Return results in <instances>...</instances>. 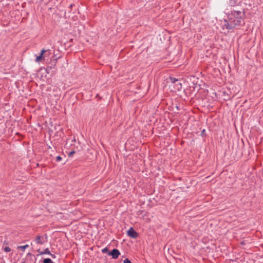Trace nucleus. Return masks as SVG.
<instances>
[{
	"instance_id": "f257e3e1",
	"label": "nucleus",
	"mask_w": 263,
	"mask_h": 263,
	"mask_svg": "<svg viewBox=\"0 0 263 263\" xmlns=\"http://www.w3.org/2000/svg\"><path fill=\"white\" fill-rule=\"evenodd\" d=\"M228 20L223 21L222 26L223 29L226 28L228 31L238 27L244 25L245 12L244 10H232L227 15Z\"/></svg>"
},
{
	"instance_id": "f03ea898",
	"label": "nucleus",
	"mask_w": 263,
	"mask_h": 263,
	"mask_svg": "<svg viewBox=\"0 0 263 263\" xmlns=\"http://www.w3.org/2000/svg\"><path fill=\"white\" fill-rule=\"evenodd\" d=\"M47 235L45 234L43 236L38 235L36 236L35 241L39 245H43L47 241Z\"/></svg>"
},
{
	"instance_id": "7ed1b4c3",
	"label": "nucleus",
	"mask_w": 263,
	"mask_h": 263,
	"mask_svg": "<svg viewBox=\"0 0 263 263\" xmlns=\"http://www.w3.org/2000/svg\"><path fill=\"white\" fill-rule=\"evenodd\" d=\"M108 255L111 256L114 259H117L120 255V252L118 249H114L111 251L108 252Z\"/></svg>"
},
{
	"instance_id": "20e7f679",
	"label": "nucleus",
	"mask_w": 263,
	"mask_h": 263,
	"mask_svg": "<svg viewBox=\"0 0 263 263\" xmlns=\"http://www.w3.org/2000/svg\"><path fill=\"white\" fill-rule=\"evenodd\" d=\"M127 235L132 238H136L138 236V233L132 228L127 231Z\"/></svg>"
},
{
	"instance_id": "39448f33",
	"label": "nucleus",
	"mask_w": 263,
	"mask_h": 263,
	"mask_svg": "<svg viewBox=\"0 0 263 263\" xmlns=\"http://www.w3.org/2000/svg\"><path fill=\"white\" fill-rule=\"evenodd\" d=\"M57 62V59H53L51 61L50 63L47 66L46 69V72L48 73H49L50 72V70L51 69L54 68L55 67Z\"/></svg>"
},
{
	"instance_id": "423d86ee",
	"label": "nucleus",
	"mask_w": 263,
	"mask_h": 263,
	"mask_svg": "<svg viewBox=\"0 0 263 263\" xmlns=\"http://www.w3.org/2000/svg\"><path fill=\"white\" fill-rule=\"evenodd\" d=\"M182 88V84L178 80L177 82H176L174 84V89L175 91H179Z\"/></svg>"
},
{
	"instance_id": "0eeeda50",
	"label": "nucleus",
	"mask_w": 263,
	"mask_h": 263,
	"mask_svg": "<svg viewBox=\"0 0 263 263\" xmlns=\"http://www.w3.org/2000/svg\"><path fill=\"white\" fill-rule=\"evenodd\" d=\"M241 1H238V0H230V5L231 6H235L237 5L238 3H240Z\"/></svg>"
},
{
	"instance_id": "6e6552de",
	"label": "nucleus",
	"mask_w": 263,
	"mask_h": 263,
	"mask_svg": "<svg viewBox=\"0 0 263 263\" xmlns=\"http://www.w3.org/2000/svg\"><path fill=\"white\" fill-rule=\"evenodd\" d=\"M37 251L40 253V255H43V254H50V252L49 251V250L48 248H46L44 250V251L41 252L40 250H38Z\"/></svg>"
},
{
	"instance_id": "1a4fd4ad",
	"label": "nucleus",
	"mask_w": 263,
	"mask_h": 263,
	"mask_svg": "<svg viewBox=\"0 0 263 263\" xmlns=\"http://www.w3.org/2000/svg\"><path fill=\"white\" fill-rule=\"evenodd\" d=\"M169 79H170L171 82L174 84H175L178 81V79H176L175 78L172 77H170Z\"/></svg>"
},
{
	"instance_id": "9d476101",
	"label": "nucleus",
	"mask_w": 263,
	"mask_h": 263,
	"mask_svg": "<svg viewBox=\"0 0 263 263\" xmlns=\"http://www.w3.org/2000/svg\"><path fill=\"white\" fill-rule=\"evenodd\" d=\"M43 263H54L53 262L50 258H45L43 260Z\"/></svg>"
},
{
	"instance_id": "9b49d317",
	"label": "nucleus",
	"mask_w": 263,
	"mask_h": 263,
	"mask_svg": "<svg viewBox=\"0 0 263 263\" xmlns=\"http://www.w3.org/2000/svg\"><path fill=\"white\" fill-rule=\"evenodd\" d=\"M29 246L28 245H26L24 246H21L18 247V249L22 250V251H24L26 248H28Z\"/></svg>"
},
{
	"instance_id": "f8f14e48",
	"label": "nucleus",
	"mask_w": 263,
	"mask_h": 263,
	"mask_svg": "<svg viewBox=\"0 0 263 263\" xmlns=\"http://www.w3.org/2000/svg\"><path fill=\"white\" fill-rule=\"evenodd\" d=\"M43 58H44L43 55H41V54H40L39 56H38V57H36V59H35V61H36V62H40V61H42V60Z\"/></svg>"
},
{
	"instance_id": "ddd939ff",
	"label": "nucleus",
	"mask_w": 263,
	"mask_h": 263,
	"mask_svg": "<svg viewBox=\"0 0 263 263\" xmlns=\"http://www.w3.org/2000/svg\"><path fill=\"white\" fill-rule=\"evenodd\" d=\"M109 252V251H108V248L107 247H105V248H104V249H103L102 250V252L103 253H108V252Z\"/></svg>"
},
{
	"instance_id": "4468645a",
	"label": "nucleus",
	"mask_w": 263,
	"mask_h": 263,
	"mask_svg": "<svg viewBox=\"0 0 263 263\" xmlns=\"http://www.w3.org/2000/svg\"><path fill=\"white\" fill-rule=\"evenodd\" d=\"M201 136L203 137H205L206 136V134H205V129H203L202 131H201Z\"/></svg>"
},
{
	"instance_id": "2eb2a0df",
	"label": "nucleus",
	"mask_w": 263,
	"mask_h": 263,
	"mask_svg": "<svg viewBox=\"0 0 263 263\" xmlns=\"http://www.w3.org/2000/svg\"><path fill=\"white\" fill-rule=\"evenodd\" d=\"M4 250H5V251H6L7 252H10L11 251V249L9 247H5V248H4Z\"/></svg>"
},
{
	"instance_id": "dca6fc26",
	"label": "nucleus",
	"mask_w": 263,
	"mask_h": 263,
	"mask_svg": "<svg viewBox=\"0 0 263 263\" xmlns=\"http://www.w3.org/2000/svg\"><path fill=\"white\" fill-rule=\"evenodd\" d=\"M75 153V151H71L70 152L69 154H68V156L69 157H72L73 156V155Z\"/></svg>"
},
{
	"instance_id": "f3484780",
	"label": "nucleus",
	"mask_w": 263,
	"mask_h": 263,
	"mask_svg": "<svg viewBox=\"0 0 263 263\" xmlns=\"http://www.w3.org/2000/svg\"><path fill=\"white\" fill-rule=\"evenodd\" d=\"M62 160V157L60 156H58L56 157V161L57 162L60 161Z\"/></svg>"
},
{
	"instance_id": "a211bd4d",
	"label": "nucleus",
	"mask_w": 263,
	"mask_h": 263,
	"mask_svg": "<svg viewBox=\"0 0 263 263\" xmlns=\"http://www.w3.org/2000/svg\"><path fill=\"white\" fill-rule=\"evenodd\" d=\"M124 263H132V262L128 258H126L124 260Z\"/></svg>"
},
{
	"instance_id": "6ab92c4d",
	"label": "nucleus",
	"mask_w": 263,
	"mask_h": 263,
	"mask_svg": "<svg viewBox=\"0 0 263 263\" xmlns=\"http://www.w3.org/2000/svg\"><path fill=\"white\" fill-rule=\"evenodd\" d=\"M46 52V50L45 49H43L41 50V55H43Z\"/></svg>"
},
{
	"instance_id": "aec40b11",
	"label": "nucleus",
	"mask_w": 263,
	"mask_h": 263,
	"mask_svg": "<svg viewBox=\"0 0 263 263\" xmlns=\"http://www.w3.org/2000/svg\"><path fill=\"white\" fill-rule=\"evenodd\" d=\"M49 255L51 256V257L52 258H55L56 257L55 255L54 254H51V253H50V254H49Z\"/></svg>"
},
{
	"instance_id": "412c9836",
	"label": "nucleus",
	"mask_w": 263,
	"mask_h": 263,
	"mask_svg": "<svg viewBox=\"0 0 263 263\" xmlns=\"http://www.w3.org/2000/svg\"><path fill=\"white\" fill-rule=\"evenodd\" d=\"M73 6H74V4H71V5L69 6L68 8H69V9H70V10H71V8H72Z\"/></svg>"
},
{
	"instance_id": "4be33fe9",
	"label": "nucleus",
	"mask_w": 263,
	"mask_h": 263,
	"mask_svg": "<svg viewBox=\"0 0 263 263\" xmlns=\"http://www.w3.org/2000/svg\"><path fill=\"white\" fill-rule=\"evenodd\" d=\"M27 255H28V256H32V255H32L31 253H28L27 254Z\"/></svg>"
},
{
	"instance_id": "5701e85b",
	"label": "nucleus",
	"mask_w": 263,
	"mask_h": 263,
	"mask_svg": "<svg viewBox=\"0 0 263 263\" xmlns=\"http://www.w3.org/2000/svg\"><path fill=\"white\" fill-rule=\"evenodd\" d=\"M72 141L76 142V139L74 138H73V139L72 140Z\"/></svg>"
}]
</instances>
